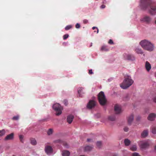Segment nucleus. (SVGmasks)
I'll use <instances>...</instances> for the list:
<instances>
[{
  "label": "nucleus",
  "mask_w": 156,
  "mask_h": 156,
  "mask_svg": "<svg viewBox=\"0 0 156 156\" xmlns=\"http://www.w3.org/2000/svg\"><path fill=\"white\" fill-rule=\"evenodd\" d=\"M140 5L144 9H149V12L152 15L156 13V3L152 2L151 0H141Z\"/></svg>",
  "instance_id": "f257e3e1"
},
{
  "label": "nucleus",
  "mask_w": 156,
  "mask_h": 156,
  "mask_svg": "<svg viewBox=\"0 0 156 156\" xmlns=\"http://www.w3.org/2000/svg\"><path fill=\"white\" fill-rule=\"evenodd\" d=\"M140 44L141 47L145 50L151 51L154 50L153 44L150 41L146 40L141 41L140 42Z\"/></svg>",
  "instance_id": "f03ea898"
},
{
  "label": "nucleus",
  "mask_w": 156,
  "mask_h": 156,
  "mask_svg": "<svg viewBox=\"0 0 156 156\" xmlns=\"http://www.w3.org/2000/svg\"><path fill=\"white\" fill-rule=\"evenodd\" d=\"M133 83V81L131 79L130 76H126L124 81L120 85V86L122 88L126 89L131 86Z\"/></svg>",
  "instance_id": "7ed1b4c3"
},
{
  "label": "nucleus",
  "mask_w": 156,
  "mask_h": 156,
  "mask_svg": "<svg viewBox=\"0 0 156 156\" xmlns=\"http://www.w3.org/2000/svg\"><path fill=\"white\" fill-rule=\"evenodd\" d=\"M98 99L101 105H104L106 104L107 100L104 92L101 91L99 93L98 95Z\"/></svg>",
  "instance_id": "20e7f679"
},
{
  "label": "nucleus",
  "mask_w": 156,
  "mask_h": 156,
  "mask_svg": "<svg viewBox=\"0 0 156 156\" xmlns=\"http://www.w3.org/2000/svg\"><path fill=\"white\" fill-rule=\"evenodd\" d=\"M53 109L56 111V114L57 115H60L62 113V107L58 103H56L53 106Z\"/></svg>",
  "instance_id": "39448f33"
},
{
  "label": "nucleus",
  "mask_w": 156,
  "mask_h": 156,
  "mask_svg": "<svg viewBox=\"0 0 156 156\" xmlns=\"http://www.w3.org/2000/svg\"><path fill=\"white\" fill-rule=\"evenodd\" d=\"M96 105V102L92 100L89 101L87 106V108L91 109L94 108Z\"/></svg>",
  "instance_id": "423d86ee"
},
{
  "label": "nucleus",
  "mask_w": 156,
  "mask_h": 156,
  "mask_svg": "<svg viewBox=\"0 0 156 156\" xmlns=\"http://www.w3.org/2000/svg\"><path fill=\"white\" fill-rule=\"evenodd\" d=\"M114 110L116 114L120 113L121 111L120 107L118 105H116L114 107Z\"/></svg>",
  "instance_id": "0eeeda50"
},
{
  "label": "nucleus",
  "mask_w": 156,
  "mask_h": 156,
  "mask_svg": "<svg viewBox=\"0 0 156 156\" xmlns=\"http://www.w3.org/2000/svg\"><path fill=\"white\" fill-rule=\"evenodd\" d=\"M53 149L52 147L49 146H46L45 147V151L47 154H48L52 152Z\"/></svg>",
  "instance_id": "6e6552de"
},
{
  "label": "nucleus",
  "mask_w": 156,
  "mask_h": 156,
  "mask_svg": "<svg viewBox=\"0 0 156 156\" xmlns=\"http://www.w3.org/2000/svg\"><path fill=\"white\" fill-rule=\"evenodd\" d=\"M155 114L154 113H151L149 114L147 119L148 120L152 121L155 119Z\"/></svg>",
  "instance_id": "1a4fd4ad"
},
{
  "label": "nucleus",
  "mask_w": 156,
  "mask_h": 156,
  "mask_svg": "<svg viewBox=\"0 0 156 156\" xmlns=\"http://www.w3.org/2000/svg\"><path fill=\"white\" fill-rule=\"evenodd\" d=\"M14 133H12L7 135L5 138L6 140H12L13 139Z\"/></svg>",
  "instance_id": "9d476101"
},
{
  "label": "nucleus",
  "mask_w": 156,
  "mask_h": 156,
  "mask_svg": "<svg viewBox=\"0 0 156 156\" xmlns=\"http://www.w3.org/2000/svg\"><path fill=\"white\" fill-rule=\"evenodd\" d=\"M74 118V116L72 115H70L68 116L67 118V122L69 124L72 123Z\"/></svg>",
  "instance_id": "9b49d317"
},
{
  "label": "nucleus",
  "mask_w": 156,
  "mask_h": 156,
  "mask_svg": "<svg viewBox=\"0 0 156 156\" xmlns=\"http://www.w3.org/2000/svg\"><path fill=\"white\" fill-rule=\"evenodd\" d=\"M145 67L147 71L149 72L151 68V65L150 63L147 61H146L145 63Z\"/></svg>",
  "instance_id": "f8f14e48"
},
{
  "label": "nucleus",
  "mask_w": 156,
  "mask_h": 156,
  "mask_svg": "<svg viewBox=\"0 0 156 156\" xmlns=\"http://www.w3.org/2000/svg\"><path fill=\"white\" fill-rule=\"evenodd\" d=\"M151 18L149 16H145L141 20L144 22L148 23L151 21Z\"/></svg>",
  "instance_id": "ddd939ff"
},
{
  "label": "nucleus",
  "mask_w": 156,
  "mask_h": 156,
  "mask_svg": "<svg viewBox=\"0 0 156 156\" xmlns=\"http://www.w3.org/2000/svg\"><path fill=\"white\" fill-rule=\"evenodd\" d=\"M133 120V114L129 116L127 119L128 123L129 124H131Z\"/></svg>",
  "instance_id": "4468645a"
},
{
  "label": "nucleus",
  "mask_w": 156,
  "mask_h": 156,
  "mask_svg": "<svg viewBox=\"0 0 156 156\" xmlns=\"http://www.w3.org/2000/svg\"><path fill=\"white\" fill-rule=\"evenodd\" d=\"M126 58L128 60H130L132 61H133L135 59L134 56L131 55H128L126 56Z\"/></svg>",
  "instance_id": "2eb2a0df"
},
{
  "label": "nucleus",
  "mask_w": 156,
  "mask_h": 156,
  "mask_svg": "<svg viewBox=\"0 0 156 156\" xmlns=\"http://www.w3.org/2000/svg\"><path fill=\"white\" fill-rule=\"evenodd\" d=\"M148 133V131L147 130H144L141 134V137L143 138L147 136Z\"/></svg>",
  "instance_id": "dca6fc26"
},
{
  "label": "nucleus",
  "mask_w": 156,
  "mask_h": 156,
  "mask_svg": "<svg viewBox=\"0 0 156 156\" xmlns=\"http://www.w3.org/2000/svg\"><path fill=\"white\" fill-rule=\"evenodd\" d=\"M62 156H69L70 153L67 150H64L62 151Z\"/></svg>",
  "instance_id": "f3484780"
},
{
  "label": "nucleus",
  "mask_w": 156,
  "mask_h": 156,
  "mask_svg": "<svg viewBox=\"0 0 156 156\" xmlns=\"http://www.w3.org/2000/svg\"><path fill=\"white\" fill-rule=\"evenodd\" d=\"M135 51L138 54H142L143 53V52L140 48H136L135 50Z\"/></svg>",
  "instance_id": "a211bd4d"
},
{
  "label": "nucleus",
  "mask_w": 156,
  "mask_h": 156,
  "mask_svg": "<svg viewBox=\"0 0 156 156\" xmlns=\"http://www.w3.org/2000/svg\"><path fill=\"white\" fill-rule=\"evenodd\" d=\"M149 146V144L147 142L142 143L141 145V147L142 148H145Z\"/></svg>",
  "instance_id": "6ab92c4d"
},
{
  "label": "nucleus",
  "mask_w": 156,
  "mask_h": 156,
  "mask_svg": "<svg viewBox=\"0 0 156 156\" xmlns=\"http://www.w3.org/2000/svg\"><path fill=\"white\" fill-rule=\"evenodd\" d=\"M93 147L89 146H87L85 147L84 149L85 151L87 152L91 151L93 148Z\"/></svg>",
  "instance_id": "aec40b11"
},
{
  "label": "nucleus",
  "mask_w": 156,
  "mask_h": 156,
  "mask_svg": "<svg viewBox=\"0 0 156 156\" xmlns=\"http://www.w3.org/2000/svg\"><path fill=\"white\" fill-rule=\"evenodd\" d=\"M124 143L125 145L128 146L130 145V141L129 139H126L125 140Z\"/></svg>",
  "instance_id": "412c9836"
},
{
  "label": "nucleus",
  "mask_w": 156,
  "mask_h": 156,
  "mask_svg": "<svg viewBox=\"0 0 156 156\" xmlns=\"http://www.w3.org/2000/svg\"><path fill=\"white\" fill-rule=\"evenodd\" d=\"M31 143L33 145H35L37 144L36 140L34 138H32L30 140Z\"/></svg>",
  "instance_id": "4be33fe9"
},
{
  "label": "nucleus",
  "mask_w": 156,
  "mask_h": 156,
  "mask_svg": "<svg viewBox=\"0 0 156 156\" xmlns=\"http://www.w3.org/2000/svg\"><path fill=\"white\" fill-rule=\"evenodd\" d=\"M53 132V130L52 129H49L47 131L48 135H50L52 134Z\"/></svg>",
  "instance_id": "5701e85b"
},
{
  "label": "nucleus",
  "mask_w": 156,
  "mask_h": 156,
  "mask_svg": "<svg viewBox=\"0 0 156 156\" xmlns=\"http://www.w3.org/2000/svg\"><path fill=\"white\" fill-rule=\"evenodd\" d=\"M115 116H109L108 117V119L110 121H115Z\"/></svg>",
  "instance_id": "b1692460"
},
{
  "label": "nucleus",
  "mask_w": 156,
  "mask_h": 156,
  "mask_svg": "<svg viewBox=\"0 0 156 156\" xmlns=\"http://www.w3.org/2000/svg\"><path fill=\"white\" fill-rule=\"evenodd\" d=\"M136 145L133 146L131 148L130 150L132 151H136Z\"/></svg>",
  "instance_id": "393cba45"
},
{
  "label": "nucleus",
  "mask_w": 156,
  "mask_h": 156,
  "mask_svg": "<svg viewBox=\"0 0 156 156\" xmlns=\"http://www.w3.org/2000/svg\"><path fill=\"white\" fill-rule=\"evenodd\" d=\"M101 145H102V142H101V141H98L97 142L96 145L98 147L100 148L101 147Z\"/></svg>",
  "instance_id": "a878e982"
},
{
  "label": "nucleus",
  "mask_w": 156,
  "mask_h": 156,
  "mask_svg": "<svg viewBox=\"0 0 156 156\" xmlns=\"http://www.w3.org/2000/svg\"><path fill=\"white\" fill-rule=\"evenodd\" d=\"M152 132L153 134L156 133V127H153L152 128Z\"/></svg>",
  "instance_id": "bb28decb"
},
{
  "label": "nucleus",
  "mask_w": 156,
  "mask_h": 156,
  "mask_svg": "<svg viewBox=\"0 0 156 156\" xmlns=\"http://www.w3.org/2000/svg\"><path fill=\"white\" fill-rule=\"evenodd\" d=\"M101 50L102 51H107L108 50V48H107L106 46H103L101 49Z\"/></svg>",
  "instance_id": "cd10ccee"
},
{
  "label": "nucleus",
  "mask_w": 156,
  "mask_h": 156,
  "mask_svg": "<svg viewBox=\"0 0 156 156\" xmlns=\"http://www.w3.org/2000/svg\"><path fill=\"white\" fill-rule=\"evenodd\" d=\"M72 27V26L71 25H68L66 26L65 27V29L66 30H68Z\"/></svg>",
  "instance_id": "c85d7f7f"
},
{
  "label": "nucleus",
  "mask_w": 156,
  "mask_h": 156,
  "mask_svg": "<svg viewBox=\"0 0 156 156\" xmlns=\"http://www.w3.org/2000/svg\"><path fill=\"white\" fill-rule=\"evenodd\" d=\"M69 36V35L68 34H66L64 35L63 36V39L64 40L68 38Z\"/></svg>",
  "instance_id": "c756f323"
},
{
  "label": "nucleus",
  "mask_w": 156,
  "mask_h": 156,
  "mask_svg": "<svg viewBox=\"0 0 156 156\" xmlns=\"http://www.w3.org/2000/svg\"><path fill=\"white\" fill-rule=\"evenodd\" d=\"M19 119V116L17 115L16 116H14L12 118V119L14 120H17Z\"/></svg>",
  "instance_id": "7c9ffc66"
},
{
  "label": "nucleus",
  "mask_w": 156,
  "mask_h": 156,
  "mask_svg": "<svg viewBox=\"0 0 156 156\" xmlns=\"http://www.w3.org/2000/svg\"><path fill=\"white\" fill-rule=\"evenodd\" d=\"M23 136L21 135H20L19 136L20 139V141L22 142H23Z\"/></svg>",
  "instance_id": "2f4dec72"
},
{
  "label": "nucleus",
  "mask_w": 156,
  "mask_h": 156,
  "mask_svg": "<svg viewBox=\"0 0 156 156\" xmlns=\"http://www.w3.org/2000/svg\"><path fill=\"white\" fill-rule=\"evenodd\" d=\"M132 156H140V155L138 153L135 152L133 154Z\"/></svg>",
  "instance_id": "473e14b6"
},
{
  "label": "nucleus",
  "mask_w": 156,
  "mask_h": 156,
  "mask_svg": "<svg viewBox=\"0 0 156 156\" xmlns=\"http://www.w3.org/2000/svg\"><path fill=\"white\" fill-rule=\"evenodd\" d=\"M5 130H2V131L1 130V136L5 134Z\"/></svg>",
  "instance_id": "72a5a7b5"
},
{
  "label": "nucleus",
  "mask_w": 156,
  "mask_h": 156,
  "mask_svg": "<svg viewBox=\"0 0 156 156\" xmlns=\"http://www.w3.org/2000/svg\"><path fill=\"white\" fill-rule=\"evenodd\" d=\"M124 130L126 132H127L129 130V128L127 127H125L124 128Z\"/></svg>",
  "instance_id": "f704fd0d"
},
{
  "label": "nucleus",
  "mask_w": 156,
  "mask_h": 156,
  "mask_svg": "<svg viewBox=\"0 0 156 156\" xmlns=\"http://www.w3.org/2000/svg\"><path fill=\"white\" fill-rule=\"evenodd\" d=\"M63 102L65 105L66 106L68 105V101L66 100H64L63 101Z\"/></svg>",
  "instance_id": "c9c22d12"
},
{
  "label": "nucleus",
  "mask_w": 156,
  "mask_h": 156,
  "mask_svg": "<svg viewBox=\"0 0 156 156\" xmlns=\"http://www.w3.org/2000/svg\"><path fill=\"white\" fill-rule=\"evenodd\" d=\"M82 89H83L81 88H80L78 89V93L79 95H80V93H81V91L82 90Z\"/></svg>",
  "instance_id": "e433bc0d"
},
{
  "label": "nucleus",
  "mask_w": 156,
  "mask_h": 156,
  "mask_svg": "<svg viewBox=\"0 0 156 156\" xmlns=\"http://www.w3.org/2000/svg\"><path fill=\"white\" fill-rule=\"evenodd\" d=\"M108 43L111 44H113L114 43L113 41L111 39L109 40L108 41Z\"/></svg>",
  "instance_id": "4c0bfd02"
},
{
  "label": "nucleus",
  "mask_w": 156,
  "mask_h": 156,
  "mask_svg": "<svg viewBox=\"0 0 156 156\" xmlns=\"http://www.w3.org/2000/svg\"><path fill=\"white\" fill-rule=\"evenodd\" d=\"M75 27L76 28H79L80 27V25L79 23H77Z\"/></svg>",
  "instance_id": "58836bf2"
},
{
  "label": "nucleus",
  "mask_w": 156,
  "mask_h": 156,
  "mask_svg": "<svg viewBox=\"0 0 156 156\" xmlns=\"http://www.w3.org/2000/svg\"><path fill=\"white\" fill-rule=\"evenodd\" d=\"M88 20L86 19H84L83 20V23L84 24H86L88 23Z\"/></svg>",
  "instance_id": "ea45409f"
},
{
  "label": "nucleus",
  "mask_w": 156,
  "mask_h": 156,
  "mask_svg": "<svg viewBox=\"0 0 156 156\" xmlns=\"http://www.w3.org/2000/svg\"><path fill=\"white\" fill-rule=\"evenodd\" d=\"M89 73L90 74H93V73L92 72V69H90L89 70Z\"/></svg>",
  "instance_id": "a19ab883"
},
{
  "label": "nucleus",
  "mask_w": 156,
  "mask_h": 156,
  "mask_svg": "<svg viewBox=\"0 0 156 156\" xmlns=\"http://www.w3.org/2000/svg\"><path fill=\"white\" fill-rule=\"evenodd\" d=\"M95 29H96L97 30V33H98V32H99V30H98V29L97 27H92V29L93 30H94Z\"/></svg>",
  "instance_id": "79ce46f5"
},
{
  "label": "nucleus",
  "mask_w": 156,
  "mask_h": 156,
  "mask_svg": "<svg viewBox=\"0 0 156 156\" xmlns=\"http://www.w3.org/2000/svg\"><path fill=\"white\" fill-rule=\"evenodd\" d=\"M105 7V6L104 5H102L101 6V9H104Z\"/></svg>",
  "instance_id": "37998d69"
},
{
  "label": "nucleus",
  "mask_w": 156,
  "mask_h": 156,
  "mask_svg": "<svg viewBox=\"0 0 156 156\" xmlns=\"http://www.w3.org/2000/svg\"><path fill=\"white\" fill-rule=\"evenodd\" d=\"M153 101L155 103H156V96L153 98Z\"/></svg>",
  "instance_id": "c03bdc74"
},
{
  "label": "nucleus",
  "mask_w": 156,
  "mask_h": 156,
  "mask_svg": "<svg viewBox=\"0 0 156 156\" xmlns=\"http://www.w3.org/2000/svg\"><path fill=\"white\" fill-rule=\"evenodd\" d=\"M140 119V116H138V117H137L136 120H139Z\"/></svg>",
  "instance_id": "a18cd8bd"
},
{
  "label": "nucleus",
  "mask_w": 156,
  "mask_h": 156,
  "mask_svg": "<svg viewBox=\"0 0 156 156\" xmlns=\"http://www.w3.org/2000/svg\"><path fill=\"white\" fill-rule=\"evenodd\" d=\"M91 140L90 139H87V141L89 142H90Z\"/></svg>",
  "instance_id": "49530a36"
},
{
  "label": "nucleus",
  "mask_w": 156,
  "mask_h": 156,
  "mask_svg": "<svg viewBox=\"0 0 156 156\" xmlns=\"http://www.w3.org/2000/svg\"><path fill=\"white\" fill-rule=\"evenodd\" d=\"M112 156H117V155L115 154H114L112 155Z\"/></svg>",
  "instance_id": "de8ad7c7"
},
{
  "label": "nucleus",
  "mask_w": 156,
  "mask_h": 156,
  "mask_svg": "<svg viewBox=\"0 0 156 156\" xmlns=\"http://www.w3.org/2000/svg\"><path fill=\"white\" fill-rule=\"evenodd\" d=\"M106 1H104L103 2V3H105V2H106Z\"/></svg>",
  "instance_id": "09e8293b"
},
{
  "label": "nucleus",
  "mask_w": 156,
  "mask_h": 156,
  "mask_svg": "<svg viewBox=\"0 0 156 156\" xmlns=\"http://www.w3.org/2000/svg\"><path fill=\"white\" fill-rule=\"evenodd\" d=\"M80 156H85L84 155H80Z\"/></svg>",
  "instance_id": "8fccbe9b"
},
{
  "label": "nucleus",
  "mask_w": 156,
  "mask_h": 156,
  "mask_svg": "<svg viewBox=\"0 0 156 156\" xmlns=\"http://www.w3.org/2000/svg\"><path fill=\"white\" fill-rule=\"evenodd\" d=\"M155 150H156V146H155Z\"/></svg>",
  "instance_id": "3c124183"
},
{
  "label": "nucleus",
  "mask_w": 156,
  "mask_h": 156,
  "mask_svg": "<svg viewBox=\"0 0 156 156\" xmlns=\"http://www.w3.org/2000/svg\"><path fill=\"white\" fill-rule=\"evenodd\" d=\"M57 141L58 142H60V140H58Z\"/></svg>",
  "instance_id": "603ef678"
},
{
  "label": "nucleus",
  "mask_w": 156,
  "mask_h": 156,
  "mask_svg": "<svg viewBox=\"0 0 156 156\" xmlns=\"http://www.w3.org/2000/svg\"><path fill=\"white\" fill-rule=\"evenodd\" d=\"M66 145H64L66 147V145L67 144H65Z\"/></svg>",
  "instance_id": "864d4df0"
},
{
  "label": "nucleus",
  "mask_w": 156,
  "mask_h": 156,
  "mask_svg": "<svg viewBox=\"0 0 156 156\" xmlns=\"http://www.w3.org/2000/svg\"><path fill=\"white\" fill-rule=\"evenodd\" d=\"M155 23L156 24V20L155 21Z\"/></svg>",
  "instance_id": "5fc2aeb1"
},
{
  "label": "nucleus",
  "mask_w": 156,
  "mask_h": 156,
  "mask_svg": "<svg viewBox=\"0 0 156 156\" xmlns=\"http://www.w3.org/2000/svg\"><path fill=\"white\" fill-rule=\"evenodd\" d=\"M94 32H96V30H95V31H94Z\"/></svg>",
  "instance_id": "6e6d98bb"
},
{
  "label": "nucleus",
  "mask_w": 156,
  "mask_h": 156,
  "mask_svg": "<svg viewBox=\"0 0 156 156\" xmlns=\"http://www.w3.org/2000/svg\"><path fill=\"white\" fill-rule=\"evenodd\" d=\"M94 32H96V30H95V31H94Z\"/></svg>",
  "instance_id": "4d7b16f0"
},
{
  "label": "nucleus",
  "mask_w": 156,
  "mask_h": 156,
  "mask_svg": "<svg viewBox=\"0 0 156 156\" xmlns=\"http://www.w3.org/2000/svg\"><path fill=\"white\" fill-rule=\"evenodd\" d=\"M15 156V155H13V156Z\"/></svg>",
  "instance_id": "13d9d810"
}]
</instances>
